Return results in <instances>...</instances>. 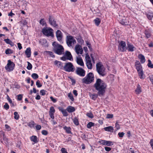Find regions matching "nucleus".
Segmentation results:
<instances>
[{
    "label": "nucleus",
    "mask_w": 153,
    "mask_h": 153,
    "mask_svg": "<svg viewBox=\"0 0 153 153\" xmlns=\"http://www.w3.org/2000/svg\"><path fill=\"white\" fill-rule=\"evenodd\" d=\"M30 140L34 143H37L38 141V138L36 136L33 135L30 137Z\"/></svg>",
    "instance_id": "5701e85b"
},
{
    "label": "nucleus",
    "mask_w": 153,
    "mask_h": 153,
    "mask_svg": "<svg viewBox=\"0 0 153 153\" xmlns=\"http://www.w3.org/2000/svg\"><path fill=\"white\" fill-rule=\"evenodd\" d=\"M52 45L53 51L56 54L59 55L64 54V50L62 46L55 42H53Z\"/></svg>",
    "instance_id": "f03ea898"
},
{
    "label": "nucleus",
    "mask_w": 153,
    "mask_h": 153,
    "mask_svg": "<svg viewBox=\"0 0 153 153\" xmlns=\"http://www.w3.org/2000/svg\"><path fill=\"white\" fill-rule=\"evenodd\" d=\"M36 128L37 130H39L41 129V126L40 125H37L36 126Z\"/></svg>",
    "instance_id": "69168bd1"
},
{
    "label": "nucleus",
    "mask_w": 153,
    "mask_h": 153,
    "mask_svg": "<svg viewBox=\"0 0 153 153\" xmlns=\"http://www.w3.org/2000/svg\"><path fill=\"white\" fill-rule=\"evenodd\" d=\"M22 94H19L17 96V99L19 101H20L22 99Z\"/></svg>",
    "instance_id": "864d4df0"
},
{
    "label": "nucleus",
    "mask_w": 153,
    "mask_h": 153,
    "mask_svg": "<svg viewBox=\"0 0 153 153\" xmlns=\"http://www.w3.org/2000/svg\"><path fill=\"white\" fill-rule=\"evenodd\" d=\"M127 50L130 52H133L135 50V47L130 43L127 44Z\"/></svg>",
    "instance_id": "6ab92c4d"
},
{
    "label": "nucleus",
    "mask_w": 153,
    "mask_h": 153,
    "mask_svg": "<svg viewBox=\"0 0 153 153\" xmlns=\"http://www.w3.org/2000/svg\"><path fill=\"white\" fill-rule=\"evenodd\" d=\"M97 71L99 74L102 76H104L105 73V68L101 62H99L97 64Z\"/></svg>",
    "instance_id": "20e7f679"
},
{
    "label": "nucleus",
    "mask_w": 153,
    "mask_h": 153,
    "mask_svg": "<svg viewBox=\"0 0 153 153\" xmlns=\"http://www.w3.org/2000/svg\"><path fill=\"white\" fill-rule=\"evenodd\" d=\"M40 44L44 47H47L48 45L47 41L45 39H41L39 41Z\"/></svg>",
    "instance_id": "aec40b11"
},
{
    "label": "nucleus",
    "mask_w": 153,
    "mask_h": 153,
    "mask_svg": "<svg viewBox=\"0 0 153 153\" xmlns=\"http://www.w3.org/2000/svg\"><path fill=\"white\" fill-rule=\"evenodd\" d=\"M5 53L6 54H8L12 53H13V51L11 49H7L5 51Z\"/></svg>",
    "instance_id": "49530a36"
},
{
    "label": "nucleus",
    "mask_w": 153,
    "mask_h": 153,
    "mask_svg": "<svg viewBox=\"0 0 153 153\" xmlns=\"http://www.w3.org/2000/svg\"><path fill=\"white\" fill-rule=\"evenodd\" d=\"M50 98L53 102L55 103L57 102V100L56 99L54 98L53 97L51 96Z\"/></svg>",
    "instance_id": "052dcab7"
},
{
    "label": "nucleus",
    "mask_w": 153,
    "mask_h": 153,
    "mask_svg": "<svg viewBox=\"0 0 153 153\" xmlns=\"http://www.w3.org/2000/svg\"><path fill=\"white\" fill-rule=\"evenodd\" d=\"M105 150L107 151V152H109L111 150V148L110 147H107V146H105L104 148Z\"/></svg>",
    "instance_id": "e2e57ef3"
},
{
    "label": "nucleus",
    "mask_w": 153,
    "mask_h": 153,
    "mask_svg": "<svg viewBox=\"0 0 153 153\" xmlns=\"http://www.w3.org/2000/svg\"><path fill=\"white\" fill-rule=\"evenodd\" d=\"M90 97H91L92 99L94 100H95L97 98V94H92L91 95H90Z\"/></svg>",
    "instance_id": "a18cd8bd"
},
{
    "label": "nucleus",
    "mask_w": 153,
    "mask_h": 153,
    "mask_svg": "<svg viewBox=\"0 0 153 153\" xmlns=\"http://www.w3.org/2000/svg\"><path fill=\"white\" fill-rule=\"evenodd\" d=\"M118 49L122 52H124L126 50V46L125 42L121 41L118 46Z\"/></svg>",
    "instance_id": "9d476101"
},
{
    "label": "nucleus",
    "mask_w": 153,
    "mask_h": 153,
    "mask_svg": "<svg viewBox=\"0 0 153 153\" xmlns=\"http://www.w3.org/2000/svg\"><path fill=\"white\" fill-rule=\"evenodd\" d=\"M47 52L52 57L54 58L55 57V56L53 55V53L52 52L49 51H47Z\"/></svg>",
    "instance_id": "603ef678"
},
{
    "label": "nucleus",
    "mask_w": 153,
    "mask_h": 153,
    "mask_svg": "<svg viewBox=\"0 0 153 153\" xmlns=\"http://www.w3.org/2000/svg\"><path fill=\"white\" fill-rule=\"evenodd\" d=\"M18 47L19 50H21L22 48V46L21 44L20 43H17Z\"/></svg>",
    "instance_id": "338daca9"
},
{
    "label": "nucleus",
    "mask_w": 153,
    "mask_h": 153,
    "mask_svg": "<svg viewBox=\"0 0 153 153\" xmlns=\"http://www.w3.org/2000/svg\"><path fill=\"white\" fill-rule=\"evenodd\" d=\"M66 42L68 47H71L76 43V40L73 36L69 35L67 36Z\"/></svg>",
    "instance_id": "423d86ee"
},
{
    "label": "nucleus",
    "mask_w": 153,
    "mask_h": 153,
    "mask_svg": "<svg viewBox=\"0 0 153 153\" xmlns=\"http://www.w3.org/2000/svg\"><path fill=\"white\" fill-rule=\"evenodd\" d=\"M61 59L65 61L67 60L71 61L73 60L72 56L71 53L68 51H66L64 54V56L61 58Z\"/></svg>",
    "instance_id": "1a4fd4ad"
},
{
    "label": "nucleus",
    "mask_w": 153,
    "mask_h": 153,
    "mask_svg": "<svg viewBox=\"0 0 153 153\" xmlns=\"http://www.w3.org/2000/svg\"><path fill=\"white\" fill-rule=\"evenodd\" d=\"M13 114L14 115V118L16 120H18L19 117V116L18 114V112H15Z\"/></svg>",
    "instance_id": "c9c22d12"
},
{
    "label": "nucleus",
    "mask_w": 153,
    "mask_h": 153,
    "mask_svg": "<svg viewBox=\"0 0 153 153\" xmlns=\"http://www.w3.org/2000/svg\"><path fill=\"white\" fill-rule=\"evenodd\" d=\"M147 16L149 20H151L153 17V14L152 13H149L147 14Z\"/></svg>",
    "instance_id": "79ce46f5"
},
{
    "label": "nucleus",
    "mask_w": 153,
    "mask_h": 153,
    "mask_svg": "<svg viewBox=\"0 0 153 153\" xmlns=\"http://www.w3.org/2000/svg\"><path fill=\"white\" fill-rule=\"evenodd\" d=\"M104 129L106 131H109L110 132H112L114 130L113 127L111 126H109L105 127L104 128Z\"/></svg>",
    "instance_id": "c756f323"
},
{
    "label": "nucleus",
    "mask_w": 153,
    "mask_h": 153,
    "mask_svg": "<svg viewBox=\"0 0 153 153\" xmlns=\"http://www.w3.org/2000/svg\"><path fill=\"white\" fill-rule=\"evenodd\" d=\"M49 22L50 24L53 27H56L57 26L56 21L51 16H49Z\"/></svg>",
    "instance_id": "dca6fc26"
},
{
    "label": "nucleus",
    "mask_w": 153,
    "mask_h": 153,
    "mask_svg": "<svg viewBox=\"0 0 153 153\" xmlns=\"http://www.w3.org/2000/svg\"><path fill=\"white\" fill-rule=\"evenodd\" d=\"M73 120L74 123L76 126H78L79 125V122L78 120L75 117L74 119H73Z\"/></svg>",
    "instance_id": "f704fd0d"
},
{
    "label": "nucleus",
    "mask_w": 153,
    "mask_h": 153,
    "mask_svg": "<svg viewBox=\"0 0 153 153\" xmlns=\"http://www.w3.org/2000/svg\"><path fill=\"white\" fill-rule=\"evenodd\" d=\"M138 76L140 79H143L145 78V75L144 74L143 70L137 72Z\"/></svg>",
    "instance_id": "b1692460"
},
{
    "label": "nucleus",
    "mask_w": 153,
    "mask_h": 153,
    "mask_svg": "<svg viewBox=\"0 0 153 153\" xmlns=\"http://www.w3.org/2000/svg\"><path fill=\"white\" fill-rule=\"evenodd\" d=\"M53 30L51 28L44 27L42 29L43 33L47 36H53Z\"/></svg>",
    "instance_id": "6e6552de"
},
{
    "label": "nucleus",
    "mask_w": 153,
    "mask_h": 153,
    "mask_svg": "<svg viewBox=\"0 0 153 153\" xmlns=\"http://www.w3.org/2000/svg\"><path fill=\"white\" fill-rule=\"evenodd\" d=\"M135 91L136 94H140L142 92V89L141 87L139 84H138L137 85V87L135 90Z\"/></svg>",
    "instance_id": "412c9836"
},
{
    "label": "nucleus",
    "mask_w": 153,
    "mask_h": 153,
    "mask_svg": "<svg viewBox=\"0 0 153 153\" xmlns=\"http://www.w3.org/2000/svg\"><path fill=\"white\" fill-rule=\"evenodd\" d=\"M15 64L10 60L7 61V63L5 67V69L8 72L13 71L14 69Z\"/></svg>",
    "instance_id": "0eeeda50"
},
{
    "label": "nucleus",
    "mask_w": 153,
    "mask_h": 153,
    "mask_svg": "<svg viewBox=\"0 0 153 153\" xmlns=\"http://www.w3.org/2000/svg\"><path fill=\"white\" fill-rule=\"evenodd\" d=\"M77 63L81 66H84V64L82 59L80 58H77Z\"/></svg>",
    "instance_id": "c85d7f7f"
},
{
    "label": "nucleus",
    "mask_w": 153,
    "mask_h": 153,
    "mask_svg": "<svg viewBox=\"0 0 153 153\" xmlns=\"http://www.w3.org/2000/svg\"><path fill=\"white\" fill-rule=\"evenodd\" d=\"M68 97L70 98V99L72 101H74V99L73 97V96L72 94L70 92L68 94Z\"/></svg>",
    "instance_id": "58836bf2"
},
{
    "label": "nucleus",
    "mask_w": 153,
    "mask_h": 153,
    "mask_svg": "<svg viewBox=\"0 0 153 153\" xmlns=\"http://www.w3.org/2000/svg\"><path fill=\"white\" fill-rule=\"evenodd\" d=\"M28 126L30 128H32L35 125V123L33 121H31L28 123Z\"/></svg>",
    "instance_id": "72a5a7b5"
},
{
    "label": "nucleus",
    "mask_w": 153,
    "mask_h": 153,
    "mask_svg": "<svg viewBox=\"0 0 153 153\" xmlns=\"http://www.w3.org/2000/svg\"><path fill=\"white\" fill-rule=\"evenodd\" d=\"M86 65L88 69H91L92 68V65L91 62V60L90 57L87 56L86 57Z\"/></svg>",
    "instance_id": "ddd939ff"
},
{
    "label": "nucleus",
    "mask_w": 153,
    "mask_h": 153,
    "mask_svg": "<svg viewBox=\"0 0 153 153\" xmlns=\"http://www.w3.org/2000/svg\"><path fill=\"white\" fill-rule=\"evenodd\" d=\"M125 134L123 132H119L118 134V135L120 137H123Z\"/></svg>",
    "instance_id": "4d7b16f0"
},
{
    "label": "nucleus",
    "mask_w": 153,
    "mask_h": 153,
    "mask_svg": "<svg viewBox=\"0 0 153 153\" xmlns=\"http://www.w3.org/2000/svg\"><path fill=\"white\" fill-rule=\"evenodd\" d=\"M4 41L7 44L10 45L11 46H13V42L9 39H4Z\"/></svg>",
    "instance_id": "7c9ffc66"
},
{
    "label": "nucleus",
    "mask_w": 153,
    "mask_h": 153,
    "mask_svg": "<svg viewBox=\"0 0 153 153\" xmlns=\"http://www.w3.org/2000/svg\"><path fill=\"white\" fill-rule=\"evenodd\" d=\"M41 133L43 135H46L48 134V132L45 130H43L42 131Z\"/></svg>",
    "instance_id": "5fc2aeb1"
},
{
    "label": "nucleus",
    "mask_w": 153,
    "mask_h": 153,
    "mask_svg": "<svg viewBox=\"0 0 153 153\" xmlns=\"http://www.w3.org/2000/svg\"><path fill=\"white\" fill-rule=\"evenodd\" d=\"M76 73L81 76H84L85 75V71L82 68H78L76 71Z\"/></svg>",
    "instance_id": "9b49d317"
},
{
    "label": "nucleus",
    "mask_w": 153,
    "mask_h": 153,
    "mask_svg": "<svg viewBox=\"0 0 153 153\" xmlns=\"http://www.w3.org/2000/svg\"><path fill=\"white\" fill-rule=\"evenodd\" d=\"M86 115L88 117L91 118H92L94 117V115L91 112L87 113L86 114Z\"/></svg>",
    "instance_id": "c03bdc74"
},
{
    "label": "nucleus",
    "mask_w": 153,
    "mask_h": 153,
    "mask_svg": "<svg viewBox=\"0 0 153 153\" xmlns=\"http://www.w3.org/2000/svg\"><path fill=\"white\" fill-rule=\"evenodd\" d=\"M3 140L4 143L6 145H7L9 143V140L7 138L5 137L4 135L3 137Z\"/></svg>",
    "instance_id": "e433bc0d"
},
{
    "label": "nucleus",
    "mask_w": 153,
    "mask_h": 153,
    "mask_svg": "<svg viewBox=\"0 0 153 153\" xmlns=\"http://www.w3.org/2000/svg\"><path fill=\"white\" fill-rule=\"evenodd\" d=\"M94 126V123L91 122H89L87 125V127L88 128H90L92 126Z\"/></svg>",
    "instance_id": "4c0bfd02"
},
{
    "label": "nucleus",
    "mask_w": 153,
    "mask_h": 153,
    "mask_svg": "<svg viewBox=\"0 0 153 153\" xmlns=\"http://www.w3.org/2000/svg\"><path fill=\"white\" fill-rule=\"evenodd\" d=\"M59 110L61 112L63 115L64 116H67L68 115V114L67 112V110L63 109L62 108H59Z\"/></svg>",
    "instance_id": "bb28decb"
},
{
    "label": "nucleus",
    "mask_w": 153,
    "mask_h": 153,
    "mask_svg": "<svg viewBox=\"0 0 153 153\" xmlns=\"http://www.w3.org/2000/svg\"><path fill=\"white\" fill-rule=\"evenodd\" d=\"M115 127L116 129V130L119 129L120 128V126L117 123H116L115 124Z\"/></svg>",
    "instance_id": "13d9d810"
},
{
    "label": "nucleus",
    "mask_w": 153,
    "mask_h": 153,
    "mask_svg": "<svg viewBox=\"0 0 153 153\" xmlns=\"http://www.w3.org/2000/svg\"><path fill=\"white\" fill-rule=\"evenodd\" d=\"M32 77L34 79H36L38 78V75L36 73H33L31 75Z\"/></svg>",
    "instance_id": "37998d69"
},
{
    "label": "nucleus",
    "mask_w": 153,
    "mask_h": 153,
    "mask_svg": "<svg viewBox=\"0 0 153 153\" xmlns=\"http://www.w3.org/2000/svg\"><path fill=\"white\" fill-rule=\"evenodd\" d=\"M56 34L58 40L59 41H61L62 36L61 32L59 30H57L56 32Z\"/></svg>",
    "instance_id": "f3484780"
},
{
    "label": "nucleus",
    "mask_w": 153,
    "mask_h": 153,
    "mask_svg": "<svg viewBox=\"0 0 153 153\" xmlns=\"http://www.w3.org/2000/svg\"><path fill=\"white\" fill-rule=\"evenodd\" d=\"M54 64V65L58 68H60L61 69H63V63L61 62L56 60L55 61Z\"/></svg>",
    "instance_id": "a211bd4d"
},
{
    "label": "nucleus",
    "mask_w": 153,
    "mask_h": 153,
    "mask_svg": "<svg viewBox=\"0 0 153 153\" xmlns=\"http://www.w3.org/2000/svg\"><path fill=\"white\" fill-rule=\"evenodd\" d=\"M113 117V115L112 114H108L106 116V118L108 119L112 118Z\"/></svg>",
    "instance_id": "6e6d98bb"
},
{
    "label": "nucleus",
    "mask_w": 153,
    "mask_h": 153,
    "mask_svg": "<svg viewBox=\"0 0 153 153\" xmlns=\"http://www.w3.org/2000/svg\"><path fill=\"white\" fill-rule=\"evenodd\" d=\"M94 80V75L92 73L90 72L82 79V82L83 83L88 84L93 82Z\"/></svg>",
    "instance_id": "7ed1b4c3"
},
{
    "label": "nucleus",
    "mask_w": 153,
    "mask_h": 153,
    "mask_svg": "<svg viewBox=\"0 0 153 153\" xmlns=\"http://www.w3.org/2000/svg\"><path fill=\"white\" fill-rule=\"evenodd\" d=\"M63 69L65 71L68 72H73L75 69V67L72 63L70 62L65 63L63 66Z\"/></svg>",
    "instance_id": "39448f33"
},
{
    "label": "nucleus",
    "mask_w": 153,
    "mask_h": 153,
    "mask_svg": "<svg viewBox=\"0 0 153 153\" xmlns=\"http://www.w3.org/2000/svg\"><path fill=\"white\" fill-rule=\"evenodd\" d=\"M136 68L137 69V72L143 70L142 67L141 65L136 67Z\"/></svg>",
    "instance_id": "09e8293b"
},
{
    "label": "nucleus",
    "mask_w": 153,
    "mask_h": 153,
    "mask_svg": "<svg viewBox=\"0 0 153 153\" xmlns=\"http://www.w3.org/2000/svg\"><path fill=\"white\" fill-rule=\"evenodd\" d=\"M66 110L69 113H72L75 111V109L74 107L69 106L66 108Z\"/></svg>",
    "instance_id": "a878e982"
},
{
    "label": "nucleus",
    "mask_w": 153,
    "mask_h": 153,
    "mask_svg": "<svg viewBox=\"0 0 153 153\" xmlns=\"http://www.w3.org/2000/svg\"><path fill=\"white\" fill-rule=\"evenodd\" d=\"M100 143L101 144L108 146H111L114 144L113 142L108 140H102L100 141Z\"/></svg>",
    "instance_id": "4468645a"
},
{
    "label": "nucleus",
    "mask_w": 153,
    "mask_h": 153,
    "mask_svg": "<svg viewBox=\"0 0 153 153\" xmlns=\"http://www.w3.org/2000/svg\"><path fill=\"white\" fill-rule=\"evenodd\" d=\"M138 58L140 59V62L141 63H144L145 62V59L144 55L142 54L138 55Z\"/></svg>",
    "instance_id": "393cba45"
},
{
    "label": "nucleus",
    "mask_w": 153,
    "mask_h": 153,
    "mask_svg": "<svg viewBox=\"0 0 153 153\" xmlns=\"http://www.w3.org/2000/svg\"><path fill=\"white\" fill-rule=\"evenodd\" d=\"M150 145L153 150V139H151L149 142Z\"/></svg>",
    "instance_id": "774afa93"
},
{
    "label": "nucleus",
    "mask_w": 153,
    "mask_h": 153,
    "mask_svg": "<svg viewBox=\"0 0 153 153\" xmlns=\"http://www.w3.org/2000/svg\"><path fill=\"white\" fill-rule=\"evenodd\" d=\"M27 68L29 70H31L32 68V65L29 62H27Z\"/></svg>",
    "instance_id": "a19ab883"
},
{
    "label": "nucleus",
    "mask_w": 153,
    "mask_h": 153,
    "mask_svg": "<svg viewBox=\"0 0 153 153\" xmlns=\"http://www.w3.org/2000/svg\"><path fill=\"white\" fill-rule=\"evenodd\" d=\"M63 129L65 130L66 132L68 134H71V128L70 127H67L66 126L63 127Z\"/></svg>",
    "instance_id": "cd10ccee"
},
{
    "label": "nucleus",
    "mask_w": 153,
    "mask_h": 153,
    "mask_svg": "<svg viewBox=\"0 0 153 153\" xmlns=\"http://www.w3.org/2000/svg\"><path fill=\"white\" fill-rule=\"evenodd\" d=\"M40 23L43 26H44L46 25V22L43 19H42L40 20Z\"/></svg>",
    "instance_id": "de8ad7c7"
},
{
    "label": "nucleus",
    "mask_w": 153,
    "mask_h": 153,
    "mask_svg": "<svg viewBox=\"0 0 153 153\" xmlns=\"http://www.w3.org/2000/svg\"><path fill=\"white\" fill-rule=\"evenodd\" d=\"M149 78L151 81V82H152V84H153V75H152L151 76H149Z\"/></svg>",
    "instance_id": "0e129e2a"
},
{
    "label": "nucleus",
    "mask_w": 153,
    "mask_h": 153,
    "mask_svg": "<svg viewBox=\"0 0 153 153\" xmlns=\"http://www.w3.org/2000/svg\"><path fill=\"white\" fill-rule=\"evenodd\" d=\"M75 50L76 53L79 55V54H82L83 53V49L81 46L77 45L75 46Z\"/></svg>",
    "instance_id": "f8f14e48"
},
{
    "label": "nucleus",
    "mask_w": 153,
    "mask_h": 153,
    "mask_svg": "<svg viewBox=\"0 0 153 153\" xmlns=\"http://www.w3.org/2000/svg\"><path fill=\"white\" fill-rule=\"evenodd\" d=\"M25 54L26 55L27 57L29 58L31 55V48L30 47L27 48L25 52Z\"/></svg>",
    "instance_id": "4be33fe9"
},
{
    "label": "nucleus",
    "mask_w": 153,
    "mask_h": 153,
    "mask_svg": "<svg viewBox=\"0 0 153 153\" xmlns=\"http://www.w3.org/2000/svg\"><path fill=\"white\" fill-rule=\"evenodd\" d=\"M94 21L96 25L98 26L100 23L101 20L99 18H97L94 20Z\"/></svg>",
    "instance_id": "2f4dec72"
},
{
    "label": "nucleus",
    "mask_w": 153,
    "mask_h": 153,
    "mask_svg": "<svg viewBox=\"0 0 153 153\" xmlns=\"http://www.w3.org/2000/svg\"><path fill=\"white\" fill-rule=\"evenodd\" d=\"M4 107L6 110H7L9 109V107L8 104L7 103H6L4 105Z\"/></svg>",
    "instance_id": "bf43d9fd"
},
{
    "label": "nucleus",
    "mask_w": 153,
    "mask_h": 153,
    "mask_svg": "<svg viewBox=\"0 0 153 153\" xmlns=\"http://www.w3.org/2000/svg\"><path fill=\"white\" fill-rule=\"evenodd\" d=\"M46 91L44 90H42L40 91V94L42 96L45 95L46 94Z\"/></svg>",
    "instance_id": "3c124183"
},
{
    "label": "nucleus",
    "mask_w": 153,
    "mask_h": 153,
    "mask_svg": "<svg viewBox=\"0 0 153 153\" xmlns=\"http://www.w3.org/2000/svg\"><path fill=\"white\" fill-rule=\"evenodd\" d=\"M94 86L95 89L98 91L97 94L99 96H101L104 95L107 87L106 83L101 79H98Z\"/></svg>",
    "instance_id": "f257e3e1"
},
{
    "label": "nucleus",
    "mask_w": 153,
    "mask_h": 153,
    "mask_svg": "<svg viewBox=\"0 0 153 153\" xmlns=\"http://www.w3.org/2000/svg\"><path fill=\"white\" fill-rule=\"evenodd\" d=\"M55 112V110L53 106H51L50 108L49 114L51 118L52 119H54V114Z\"/></svg>",
    "instance_id": "2eb2a0df"
},
{
    "label": "nucleus",
    "mask_w": 153,
    "mask_h": 153,
    "mask_svg": "<svg viewBox=\"0 0 153 153\" xmlns=\"http://www.w3.org/2000/svg\"><path fill=\"white\" fill-rule=\"evenodd\" d=\"M148 63L147 65L149 67L151 68H153V64H152L151 60L150 59L148 60Z\"/></svg>",
    "instance_id": "ea45409f"
},
{
    "label": "nucleus",
    "mask_w": 153,
    "mask_h": 153,
    "mask_svg": "<svg viewBox=\"0 0 153 153\" xmlns=\"http://www.w3.org/2000/svg\"><path fill=\"white\" fill-rule=\"evenodd\" d=\"M36 85L38 88H40L42 86V85L40 83V81L39 80L37 81Z\"/></svg>",
    "instance_id": "8fccbe9b"
},
{
    "label": "nucleus",
    "mask_w": 153,
    "mask_h": 153,
    "mask_svg": "<svg viewBox=\"0 0 153 153\" xmlns=\"http://www.w3.org/2000/svg\"><path fill=\"white\" fill-rule=\"evenodd\" d=\"M146 37L147 38H149L151 36V33L149 31L147 30H145L144 32Z\"/></svg>",
    "instance_id": "473e14b6"
},
{
    "label": "nucleus",
    "mask_w": 153,
    "mask_h": 153,
    "mask_svg": "<svg viewBox=\"0 0 153 153\" xmlns=\"http://www.w3.org/2000/svg\"><path fill=\"white\" fill-rule=\"evenodd\" d=\"M61 151L62 153H68L66 150L65 148H62L61 149Z\"/></svg>",
    "instance_id": "680f3d73"
}]
</instances>
